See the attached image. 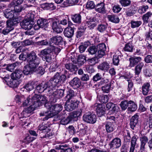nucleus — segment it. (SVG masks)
<instances>
[{
	"label": "nucleus",
	"instance_id": "18",
	"mask_svg": "<svg viewBox=\"0 0 152 152\" xmlns=\"http://www.w3.org/2000/svg\"><path fill=\"white\" fill-rule=\"evenodd\" d=\"M63 41L62 37L60 36H56L50 38L49 43L50 45L53 44L58 45H60Z\"/></svg>",
	"mask_w": 152,
	"mask_h": 152
},
{
	"label": "nucleus",
	"instance_id": "21",
	"mask_svg": "<svg viewBox=\"0 0 152 152\" xmlns=\"http://www.w3.org/2000/svg\"><path fill=\"white\" fill-rule=\"evenodd\" d=\"M109 120L111 121V122H109V121H108L105 125V128L107 131V132H110L114 130L115 127L113 124V122H114L115 121H113L111 120Z\"/></svg>",
	"mask_w": 152,
	"mask_h": 152
},
{
	"label": "nucleus",
	"instance_id": "45",
	"mask_svg": "<svg viewBox=\"0 0 152 152\" xmlns=\"http://www.w3.org/2000/svg\"><path fill=\"white\" fill-rule=\"evenodd\" d=\"M66 68L72 72L77 69V67L75 65L72 64H67L65 65Z\"/></svg>",
	"mask_w": 152,
	"mask_h": 152
},
{
	"label": "nucleus",
	"instance_id": "26",
	"mask_svg": "<svg viewBox=\"0 0 152 152\" xmlns=\"http://www.w3.org/2000/svg\"><path fill=\"white\" fill-rule=\"evenodd\" d=\"M23 72L20 70H17L11 75L12 79L18 80L20 79L23 75Z\"/></svg>",
	"mask_w": 152,
	"mask_h": 152
},
{
	"label": "nucleus",
	"instance_id": "60",
	"mask_svg": "<svg viewBox=\"0 0 152 152\" xmlns=\"http://www.w3.org/2000/svg\"><path fill=\"white\" fill-rule=\"evenodd\" d=\"M88 64L91 66L95 65L97 62V59L96 57H94L88 60Z\"/></svg>",
	"mask_w": 152,
	"mask_h": 152
},
{
	"label": "nucleus",
	"instance_id": "62",
	"mask_svg": "<svg viewBox=\"0 0 152 152\" xmlns=\"http://www.w3.org/2000/svg\"><path fill=\"white\" fill-rule=\"evenodd\" d=\"M70 103H71L69 102V101H67L65 104L64 107L65 110L68 111L72 110Z\"/></svg>",
	"mask_w": 152,
	"mask_h": 152
},
{
	"label": "nucleus",
	"instance_id": "6",
	"mask_svg": "<svg viewBox=\"0 0 152 152\" xmlns=\"http://www.w3.org/2000/svg\"><path fill=\"white\" fill-rule=\"evenodd\" d=\"M31 102L32 105L35 106L36 104H38L37 107L42 105V104H45L46 103H50L47 102L46 97L44 96H41L39 95L35 94L31 98Z\"/></svg>",
	"mask_w": 152,
	"mask_h": 152
},
{
	"label": "nucleus",
	"instance_id": "64",
	"mask_svg": "<svg viewBox=\"0 0 152 152\" xmlns=\"http://www.w3.org/2000/svg\"><path fill=\"white\" fill-rule=\"evenodd\" d=\"M42 59L44 61L49 62L52 59V57L50 55H45L42 56Z\"/></svg>",
	"mask_w": 152,
	"mask_h": 152
},
{
	"label": "nucleus",
	"instance_id": "51",
	"mask_svg": "<svg viewBox=\"0 0 152 152\" xmlns=\"http://www.w3.org/2000/svg\"><path fill=\"white\" fill-rule=\"evenodd\" d=\"M71 120V118L69 116L66 118L62 119L60 121V123L61 124L66 125L69 124Z\"/></svg>",
	"mask_w": 152,
	"mask_h": 152
},
{
	"label": "nucleus",
	"instance_id": "1",
	"mask_svg": "<svg viewBox=\"0 0 152 152\" xmlns=\"http://www.w3.org/2000/svg\"><path fill=\"white\" fill-rule=\"evenodd\" d=\"M27 58L28 65L25 66L23 72L24 74L26 75L35 71L36 68L38 67L40 63V60L36 53L33 51L27 54Z\"/></svg>",
	"mask_w": 152,
	"mask_h": 152
},
{
	"label": "nucleus",
	"instance_id": "30",
	"mask_svg": "<svg viewBox=\"0 0 152 152\" xmlns=\"http://www.w3.org/2000/svg\"><path fill=\"white\" fill-rule=\"evenodd\" d=\"M110 68L109 64L107 62H104L99 64L98 66L99 69L101 70L107 71Z\"/></svg>",
	"mask_w": 152,
	"mask_h": 152
},
{
	"label": "nucleus",
	"instance_id": "33",
	"mask_svg": "<svg viewBox=\"0 0 152 152\" xmlns=\"http://www.w3.org/2000/svg\"><path fill=\"white\" fill-rule=\"evenodd\" d=\"M41 7L44 10H53L55 8L53 4L45 3L42 4Z\"/></svg>",
	"mask_w": 152,
	"mask_h": 152
},
{
	"label": "nucleus",
	"instance_id": "59",
	"mask_svg": "<svg viewBox=\"0 0 152 152\" xmlns=\"http://www.w3.org/2000/svg\"><path fill=\"white\" fill-rule=\"evenodd\" d=\"M119 2L123 7H126L129 5L131 2L129 0H119Z\"/></svg>",
	"mask_w": 152,
	"mask_h": 152
},
{
	"label": "nucleus",
	"instance_id": "8",
	"mask_svg": "<svg viewBox=\"0 0 152 152\" xmlns=\"http://www.w3.org/2000/svg\"><path fill=\"white\" fill-rule=\"evenodd\" d=\"M83 120L87 123L93 124L96 121V116L94 114L86 113L83 117Z\"/></svg>",
	"mask_w": 152,
	"mask_h": 152
},
{
	"label": "nucleus",
	"instance_id": "57",
	"mask_svg": "<svg viewBox=\"0 0 152 152\" xmlns=\"http://www.w3.org/2000/svg\"><path fill=\"white\" fill-rule=\"evenodd\" d=\"M86 7L87 9H92L95 7V5L93 1H88L86 4Z\"/></svg>",
	"mask_w": 152,
	"mask_h": 152
},
{
	"label": "nucleus",
	"instance_id": "20",
	"mask_svg": "<svg viewBox=\"0 0 152 152\" xmlns=\"http://www.w3.org/2000/svg\"><path fill=\"white\" fill-rule=\"evenodd\" d=\"M9 8H11L12 10L14 12L15 15H16L17 17H18V15L19 13L22 10L24 9L23 7H21L20 5L10 6L9 4L8 6Z\"/></svg>",
	"mask_w": 152,
	"mask_h": 152
},
{
	"label": "nucleus",
	"instance_id": "23",
	"mask_svg": "<svg viewBox=\"0 0 152 152\" xmlns=\"http://www.w3.org/2000/svg\"><path fill=\"white\" fill-rule=\"evenodd\" d=\"M64 36L68 38H71L73 35L74 33L73 28L71 27L66 28L64 31Z\"/></svg>",
	"mask_w": 152,
	"mask_h": 152
},
{
	"label": "nucleus",
	"instance_id": "38",
	"mask_svg": "<svg viewBox=\"0 0 152 152\" xmlns=\"http://www.w3.org/2000/svg\"><path fill=\"white\" fill-rule=\"evenodd\" d=\"M144 63L142 62H140L135 67L134 69V72L135 75H139L142 69L144 66Z\"/></svg>",
	"mask_w": 152,
	"mask_h": 152
},
{
	"label": "nucleus",
	"instance_id": "19",
	"mask_svg": "<svg viewBox=\"0 0 152 152\" xmlns=\"http://www.w3.org/2000/svg\"><path fill=\"white\" fill-rule=\"evenodd\" d=\"M70 85L74 88H79L81 85V81L77 77L74 78L69 82Z\"/></svg>",
	"mask_w": 152,
	"mask_h": 152
},
{
	"label": "nucleus",
	"instance_id": "11",
	"mask_svg": "<svg viewBox=\"0 0 152 152\" xmlns=\"http://www.w3.org/2000/svg\"><path fill=\"white\" fill-rule=\"evenodd\" d=\"M97 51V56L99 58H102L105 54V50L106 47L104 43L100 44L96 46Z\"/></svg>",
	"mask_w": 152,
	"mask_h": 152
},
{
	"label": "nucleus",
	"instance_id": "15",
	"mask_svg": "<svg viewBox=\"0 0 152 152\" xmlns=\"http://www.w3.org/2000/svg\"><path fill=\"white\" fill-rule=\"evenodd\" d=\"M95 109L99 117H101L105 113V106L104 105L98 104L96 106Z\"/></svg>",
	"mask_w": 152,
	"mask_h": 152
},
{
	"label": "nucleus",
	"instance_id": "55",
	"mask_svg": "<svg viewBox=\"0 0 152 152\" xmlns=\"http://www.w3.org/2000/svg\"><path fill=\"white\" fill-rule=\"evenodd\" d=\"M50 49L51 50H52V53H54L55 54L57 55L60 52L61 50L60 49L58 48L57 47L53 46V45H50Z\"/></svg>",
	"mask_w": 152,
	"mask_h": 152
},
{
	"label": "nucleus",
	"instance_id": "29",
	"mask_svg": "<svg viewBox=\"0 0 152 152\" xmlns=\"http://www.w3.org/2000/svg\"><path fill=\"white\" fill-rule=\"evenodd\" d=\"M37 24L40 26V28H43L48 26V21L47 19L41 18L37 21Z\"/></svg>",
	"mask_w": 152,
	"mask_h": 152
},
{
	"label": "nucleus",
	"instance_id": "16",
	"mask_svg": "<svg viewBox=\"0 0 152 152\" xmlns=\"http://www.w3.org/2000/svg\"><path fill=\"white\" fill-rule=\"evenodd\" d=\"M15 24L12 21H7V27L3 30L2 33L4 35L7 34L14 29V25Z\"/></svg>",
	"mask_w": 152,
	"mask_h": 152
},
{
	"label": "nucleus",
	"instance_id": "47",
	"mask_svg": "<svg viewBox=\"0 0 152 152\" xmlns=\"http://www.w3.org/2000/svg\"><path fill=\"white\" fill-rule=\"evenodd\" d=\"M74 96L75 93L74 91L72 90L69 89L67 92L66 98L67 99V101H69Z\"/></svg>",
	"mask_w": 152,
	"mask_h": 152
},
{
	"label": "nucleus",
	"instance_id": "53",
	"mask_svg": "<svg viewBox=\"0 0 152 152\" xmlns=\"http://www.w3.org/2000/svg\"><path fill=\"white\" fill-rule=\"evenodd\" d=\"M128 103L129 102L126 100L123 101L121 102L120 105L123 110H125L128 107Z\"/></svg>",
	"mask_w": 152,
	"mask_h": 152
},
{
	"label": "nucleus",
	"instance_id": "40",
	"mask_svg": "<svg viewBox=\"0 0 152 152\" xmlns=\"http://www.w3.org/2000/svg\"><path fill=\"white\" fill-rule=\"evenodd\" d=\"M107 18L109 20L114 23H117L119 21L118 17L115 15H109L108 16Z\"/></svg>",
	"mask_w": 152,
	"mask_h": 152
},
{
	"label": "nucleus",
	"instance_id": "25",
	"mask_svg": "<svg viewBox=\"0 0 152 152\" xmlns=\"http://www.w3.org/2000/svg\"><path fill=\"white\" fill-rule=\"evenodd\" d=\"M95 8L96 10L99 13L104 14L106 12L104 4L103 3L98 4L96 5Z\"/></svg>",
	"mask_w": 152,
	"mask_h": 152
},
{
	"label": "nucleus",
	"instance_id": "56",
	"mask_svg": "<svg viewBox=\"0 0 152 152\" xmlns=\"http://www.w3.org/2000/svg\"><path fill=\"white\" fill-rule=\"evenodd\" d=\"M88 52L90 54L93 55L95 54L97 51L96 46H93L89 47L88 49Z\"/></svg>",
	"mask_w": 152,
	"mask_h": 152
},
{
	"label": "nucleus",
	"instance_id": "35",
	"mask_svg": "<svg viewBox=\"0 0 152 152\" xmlns=\"http://www.w3.org/2000/svg\"><path fill=\"white\" fill-rule=\"evenodd\" d=\"M73 21L75 23H80L81 21V17L79 14H76L72 16Z\"/></svg>",
	"mask_w": 152,
	"mask_h": 152
},
{
	"label": "nucleus",
	"instance_id": "17",
	"mask_svg": "<svg viewBox=\"0 0 152 152\" xmlns=\"http://www.w3.org/2000/svg\"><path fill=\"white\" fill-rule=\"evenodd\" d=\"M121 145V142L120 139L116 138L114 139L111 142L110 147L113 149L119 148Z\"/></svg>",
	"mask_w": 152,
	"mask_h": 152
},
{
	"label": "nucleus",
	"instance_id": "48",
	"mask_svg": "<svg viewBox=\"0 0 152 152\" xmlns=\"http://www.w3.org/2000/svg\"><path fill=\"white\" fill-rule=\"evenodd\" d=\"M52 52V50H51L50 49V46L48 48L42 50L41 52V54L43 56L48 55H50V54Z\"/></svg>",
	"mask_w": 152,
	"mask_h": 152
},
{
	"label": "nucleus",
	"instance_id": "31",
	"mask_svg": "<svg viewBox=\"0 0 152 152\" xmlns=\"http://www.w3.org/2000/svg\"><path fill=\"white\" fill-rule=\"evenodd\" d=\"M128 107V110L131 112L134 111L137 109V106L136 104L132 101L129 102Z\"/></svg>",
	"mask_w": 152,
	"mask_h": 152
},
{
	"label": "nucleus",
	"instance_id": "24",
	"mask_svg": "<svg viewBox=\"0 0 152 152\" xmlns=\"http://www.w3.org/2000/svg\"><path fill=\"white\" fill-rule=\"evenodd\" d=\"M140 149L141 151H144L145 149V146L146 143L148 141V137L145 136H143L140 138Z\"/></svg>",
	"mask_w": 152,
	"mask_h": 152
},
{
	"label": "nucleus",
	"instance_id": "5",
	"mask_svg": "<svg viewBox=\"0 0 152 152\" xmlns=\"http://www.w3.org/2000/svg\"><path fill=\"white\" fill-rule=\"evenodd\" d=\"M5 17L7 18H9L10 20L7 21H12L14 24H16L20 22V18L17 17L16 15L14 13V12L11 8H8L5 10L4 12Z\"/></svg>",
	"mask_w": 152,
	"mask_h": 152
},
{
	"label": "nucleus",
	"instance_id": "3",
	"mask_svg": "<svg viewBox=\"0 0 152 152\" xmlns=\"http://www.w3.org/2000/svg\"><path fill=\"white\" fill-rule=\"evenodd\" d=\"M34 24V22L31 21L29 22L27 21L26 20H25L20 23V25L22 28L27 31L25 32V34L28 35H32L34 34V30H38L40 27V26L37 24L35 25L34 27L32 26Z\"/></svg>",
	"mask_w": 152,
	"mask_h": 152
},
{
	"label": "nucleus",
	"instance_id": "2",
	"mask_svg": "<svg viewBox=\"0 0 152 152\" xmlns=\"http://www.w3.org/2000/svg\"><path fill=\"white\" fill-rule=\"evenodd\" d=\"M45 107L49 111L48 112H41L40 113V116L44 117L42 118L43 121L47 120L58 114L62 110L63 108L61 104H56L53 105L50 103H46Z\"/></svg>",
	"mask_w": 152,
	"mask_h": 152
},
{
	"label": "nucleus",
	"instance_id": "39",
	"mask_svg": "<svg viewBox=\"0 0 152 152\" xmlns=\"http://www.w3.org/2000/svg\"><path fill=\"white\" fill-rule=\"evenodd\" d=\"M34 82L30 81L25 85L24 88L28 91H31L34 89Z\"/></svg>",
	"mask_w": 152,
	"mask_h": 152
},
{
	"label": "nucleus",
	"instance_id": "14",
	"mask_svg": "<svg viewBox=\"0 0 152 152\" xmlns=\"http://www.w3.org/2000/svg\"><path fill=\"white\" fill-rule=\"evenodd\" d=\"M64 90L62 89H58L54 91L51 96L56 101L57 99L61 98L64 95Z\"/></svg>",
	"mask_w": 152,
	"mask_h": 152
},
{
	"label": "nucleus",
	"instance_id": "42",
	"mask_svg": "<svg viewBox=\"0 0 152 152\" xmlns=\"http://www.w3.org/2000/svg\"><path fill=\"white\" fill-rule=\"evenodd\" d=\"M142 23V22L141 21L132 20L130 22L131 27L132 28L138 27L141 25Z\"/></svg>",
	"mask_w": 152,
	"mask_h": 152
},
{
	"label": "nucleus",
	"instance_id": "54",
	"mask_svg": "<svg viewBox=\"0 0 152 152\" xmlns=\"http://www.w3.org/2000/svg\"><path fill=\"white\" fill-rule=\"evenodd\" d=\"M79 0H66V3L67 4H65L66 6L69 5H73L77 4Z\"/></svg>",
	"mask_w": 152,
	"mask_h": 152
},
{
	"label": "nucleus",
	"instance_id": "9",
	"mask_svg": "<svg viewBox=\"0 0 152 152\" xmlns=\"http://www.w3.org/2000/svg\"><path fill=\"white\" fill-rule=\"evenodd\" d=\"M86 26L90 29L94 28L96 26V20L95 18H90L87 17L86 19L85 22Z\"/></svg>",
	"mask_w": 152,
	"mask_h": 152
},
{
	"label": "nucleus",
	"instance_id": "32",
	"mask_svg": "<svg viewBox=\"0 0 152 152\" xmlns=\"http://www.w3.org/2000/svg\"><path fill=\"white\" fill-rule=\"evenodd\" d=\"M113 83H114V81H111L110 84H107L103 86L102 87L103 91L105 93H108L110 91L111 88L112 87H113V85H112Z\"/></svg>",
	"mask_w": 152,
	"mask_h": 152
},
{
	"label": "nucleus",
	"instance_id": "10",
	"mask_svg": "<svg viewBox=\"0 0 152 152\" xmlns=\"http://www.w3.org/2000/svg\"><path fill=\"white\" fill-rule=\"evenodd\" d=\"M32 104L27 108H25L23 111L21 113V116L22 118L26 117L29 116L28 114L32 112L38 106V104H36L35 106L32 105Z\"/></svg>",
	"mask_w": 152,
	"mask_h": 152
},
{
	"label": "nucleus",
	"instance_id": "52",
	"mask_svg": "<svg viewBox=\"0 0 152 152\" xmlns=\"http://www.w3.org/2000/svg\"><path fill=\"white\" fill-rule=\"evenodd\" d=\"M133 47L132 44L129 43L125 45L124 48V50L126 51L132 52L133 51Z\"/></svg>",
	"mask_w": 152,
	"mask_h": 152
},
{
	"label": "nucleus",
	"instance_id": "34",
	"mask_svg": "<svg viewBox=\"0 0 152 152\" xmlns=\"http://www.w3.org/2000/svg\"><path fill=\"white\" fill-rule=\"evenodd\" d=\"M137 139L136 136H134L132 137L131 141V146L129 152H134L135 149V146L136 144Z\"/></svg>",
	"mask_w": 152,
	"mask_h": 152
},
{
	"label": "nucleus",
	"instance_id": "50",
	"mask_svg": "<svg viewBox=\"0 0 152 152\" xmlns=\"http://www.w3.org/2000/svg\"><path fill=\"white\" fill-rule=\"evenodd\" d=\"M147 5H143L139 7L138 12L139 13L142 14L145 12L148 9Z\"/></svg>",
	"mask_w": 152,
	"mask_h": 152
},
{
	"label": "nucleus",
	"instance_id": "43",
	"mask_svg": "<svg viewBox=\"0 0 152 152\" xmlns=\"http://www.w3.org/2000/svg\"><path fill=\"white\" fill-rule=\"evenodd\" d=\"M89 44L90 43L88 42H87L80 45L79 47L80 52V53L83 52Z\"/></svg>",
	"mask_w": 152,
	"mask_h": 152
},
{
	"label": "nucleus",
	"instance_id": "46",
	"mask_svg": "<svg viewBox=\"0 0 152 152\" xmlns=\"http://www.w3.org/2000/svg\"><path fill=\"white\" fill-rule=\"evenodd\" d=\"M34 12H33L32 11L30 12L26 15L27 18H26L24 19L22 21H23L25 20H26L27 21H29V22L33 21V19L34 17V15L33 13Z\"/></svg>",
	"mask_w": 152,
	"mask_h": 152
},
{
	"label": "nucleus",
	"instance_id": "7",
	"mask_svg": "<svg viewBox=\"0 0 152 152\" xmlns=\"http://www.w3.org/2000/svg\"><path fill=\"white\" fill-rule=\"evenodd\" d=\"M36 90L39 93H42L45 90L47 91L48 94H50L52 91L50 87H49L48 82L44 83H42L38 85L36 87ZM46 92H47L46 91Z\"/></svg>",
	"mask_w": 152,
	"mask_h": 152
},
{
	"label": "nucleus",
	"instance_id": "41",
	"mask_svg": "<svg viewBox=\"0 0 152 152\" xmlns=\"http://www.w3.org/2000/svg\"><path fill=\"white\" fill-rule=\"evenodd\" d=\"M4 80L6 82L7 84L11 87H16V85H13L12 83V79H11L10 78L9 76L8 75L7 77H4Z\"/></svg>",
	"mask_w": 152,
	"mask_h": 152
},
{
	"label": "nucleus",
	"instance_id": "44",
	"mask_svg": "<svg viewBox=\"0 0 152 152\" xmlns=\"http://www.w3.org/2000/svg\"><path fill=\"white\" fill-rule=\"evenodd\" d=\"M81 115V112L80 111H74L72 112L69 115L71 120L75 118H76L80 116Z\"/></svg>",
	"mask_w": 152,
	"mask_h": 152
},
{
	"label": "nucleus",
	"instance_id": "58",
	"mask_svg": "<svg viewBox=\"0 0 152 152\" xmlns=\"http://www.w3.org/2000/svg\"><path fill=\"white\" fill-rule=\"evenodd\" d=\"M36 139L35 137H31L28 136L26 137L24 140V142L26 144H28Z\"/></svg>",
	"mask_w": 152,
	"mask_h": 152
},
{
	"label": "nucleus",
	"instance_id": "13",
	"mask_svg": "<svg viewBox=\"0 0 152 152\" xmlns=\"http://www.w3.org/2000/svg\"><path fill=\"white\" fill-rule=\"evenodd\" d=\"M119 110V107L116 105L114 104L111 111H109L107 115V119L115 121V118L113 116H110L111 114L115 113Z\"/></svg>",
	"mask_w": 152,
	"mask_h": 152
},
{
	"label": "nucleus",
	"instance_id": "49",
	"mask_svg": "<svg viewBox=\"0 0 152 152\" xmlns=\"http://www.w3.org/2000/svg\"><path fill=\"white\" fill-rule=\"evenodd\" d=\"M99 98V101L103 103L107 102L109 99L107 96L106 95H101Z\"/></svg>",
	"mask_w": 152,
	"mask_h": 152
},
{
	"label": "nucleus",
	"instance_id": "36",
	"mask_svg": "<svg viewBox=\"0 0 152 152\" xmlns=\"http://www.w3.org/2000/svg\"><path fill=\"white\" fill-rule=\"evenodd\" d=\"M152 16V12H148L145 14L143 15L142 19L143 22L145 23H147L149 21V19Z\"/></svg>",
	"mask_w": 152,
	"mask_h": 152
},
{
	"label": "nucleus",
	"instance_id": "28",
	"mask_svg": "<svg viewBox=\"0 0 152 152\" xmlns=\"http://www.w3.org/2000/svg\"><path fill=\"white\" fill-rule=\"evenodd\" d=\"M142 89L143 94L144 95H147L150 90V83H144L142 87Z\"/></svg>",
	"mask_w": 152,
	"mask_h": 152
},
{
	"label": "nucleus",
	"instance_id": "22",
	"mask_svg": "<svg viewBox=\"0 0 152 152\" xmlns=\"http://www.w3.org/2000/svg\"><path fill=\"white\" fill-rule=\"evenodd\" d=\"M140 57H132L129 59L130 61L129 66L131 67H134L136 64L141 61Z\"/></svg>",
	"mask_w": 152,
	"mask_h": 152
},
{
	"label": "nucleus",
	"instance_id": "27",
	"mask_svg": "<svg viewBox=\"0 0 152 152\" xmlns=\"http://www.w3.org/2000/svg\"><path fill=\"white\" fill-rule=\"evenodd\" d=\"M138 120V116L135 115L132 116L130 120V126L131 128L134 129V128L137 123Z\"/></svg>",
	"mask_w": 152,
	"mask_h": 152
},
{
	"label": "nucleus",
	"instance_id": "4",
	"mask_svg": "<svg viewBox=\"0 0 152 152\" xmlns=\"http://www.w3.org/2000/svg\"><path fill=\"white\" fill-rule=\"evenodd\" d=\"M66 80V76L64 75L60 76L58 73H57L53 78H51L48 82L49 85V87L52 91L56 88L58 84L61 82H64Z\"/></svg>",
	"mask_w": 152,
	"mask_h": 152
},
{
	"label": "nucleus",
	"instance_id": "61",
	"mask_svg": "<svg viewBox=\"0 0 152 152\" xmlns=\"http://www.w3.org/2000/svg\"><path fill=\"white\" fill-rule=\"evenodd\" d=\"M23 0H13L10 4V6L19 5L22 3Z\"/></svg>",
	"mask_w": 152,
	"mask_h": 152
},
{
	"label": "nucleus",
	"instance_id": "37",
	"mask_svg": "<svg viewBox=\"0 0 152 152\" xmlns=\"http://www.w3.org/2000/svg\"><path fill=\"white\" fill-rule=\"evenodd\" d=\"M121 53L118 50L116 51L115 54L113 56V64L116 65H118L119 62V57L120 56Z\"/></svg>",
	"mask_w": 152,
	"mask_h": 152
},
{
	"label": "nucleus",
	"instance_id": "63",
	"mask_svg": "<svg viewBox=\"0 0 152 152\" xmlns=\"http://www.w3.org/2000/svg\"><path fill=\"white\" fill-rule=\"evenodd\" d=\"M121 8L118 5H115L113 7V10L114 13H118L121 10Z\"/></svg>",
	"mask_w": 152,
	"mask_h": 152
},
{
	"label": "nucleus",
	"instance_id": "12",
	"mask_svg": "<svg viewBox=\"0 0 152 152\" xmlns=\"http://www.w3.org/2000/svg\"><path fill=\"white\" fill-rule=\"evenodd\" d=\"M50 20L52 22V27L54 31L57 33H60L62 31V28L58 26L57 25L58 20L57 19L53 18L50 19Z\"/></svg>",
	"mask_w": 152,
	"mask_h": 152
}]
</instances>
